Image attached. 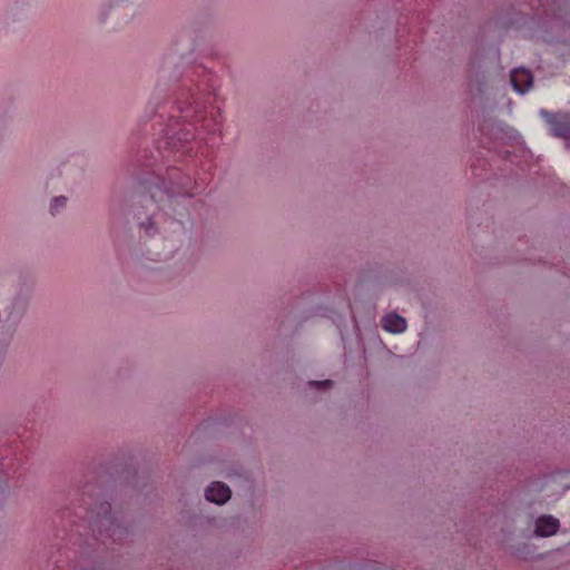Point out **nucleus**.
Instances as JSON below:
<instances>
[{
    "mask_svg": "<svg viewBox=\"0 0 570 570\" xmlns=\"http://www.w3.org/2000/svg\"><path fill=\"white\" fill-rule=\"evenodd\" d=\"M175 104L177 114L170 115V121L173 122L166 130L167 144L175 151H179L180 147H185L191 138L205 140L203 130H208L210 135L220 132L218 119L214 117L212 120H207L206 108L197 99L190 102L189 94L185 95V91H180Z\"/></svg>",
    "mask_w": 570,
    "mask_h": 570,
    "instance_id": "1",
    "label": "nucleus"
},
{
    "mask_svg": "<svg viewBox=\"0 0 570 570\" xmlns=\"http://www.w3.org/2000/svg\"><path fill=\"white\" fill-rule=\"evenodd\" d=\"M111 507L109 502L97 501L95 507H90L88 514L89 519H94L96 522L104 527H107V531L110 532V537H115L117 532H121L119 524H115L110 517Z\"/></svg>",
    "mask_w": 570,
    "mask_h": 570,
    "instance_id": "2",
    "label": "nucleus"
},
{
    "mask_svg": "<svg viewBox=\"0 0 570 570\" xmlns=\"http://www.w3.org/2000/svg\"><path fill=\"white\" fill-rule=\"evenodd\" d=\"M510 81L519 94H525L533 85V77L528 69L517 68L511 71Z\"/></svg>",
    "mask_w": 570,
    "mask_h": 570,
    "instance_id": "3",
    "label": "nucleus"
},
{
    "mask_svg": "<svg viewBox=\"0 0 570 570\" xmlns=\"http://www.w3.org/2000/svg\"><path fill=\"white\" fill-rule=\"evenodd\" d=\"M230 494V489L225 483L218 481L212 482L205 491V498L216 504H224L229 500Z\"/></svg>",
    "mask_w": 570,
    "mask_h": 570,
    "instance_id": "4",
    "label": "nucleus"
},
{
    "mask_svg": "<svg viewBox=\"0 0 570 570\" xmlns=\"http://www.w3.org/2000/svg\"><path fill=\"white\" fill-rule=\"evenodd\" d=\"M560 522L552 515H541L535 521L534 534L546 538L557 533Z\"/></svg>",
    "mask_w": 570,
    "mask_h": 570,
    "instance_id": "5",
    "label": "nucleus"
},
{
    "mask_svg": "<svg viewBox=\"0 0 570 570\" xmlns=\"http://www.w3.org/2000/svg\"><path fill=\"white\" fill-rule=\"evenodd\" d=\"M381 324L386 332L393 334H400L406 330V320L396 313H389L383 316Z\"/></svg>",
    "mask_w": 570,
    "mask_h": 570,
    "instance_id": "6",
    "label": "nucleus"
},
{
    "mask_svg": "<svg viewBox=\"0 0 570 570\" xmlns=\"http://www.w3.org/2000/svg\"><path fill=\"white\" fill-rule=\"evenodd\" d=\"M148 190L150 193V200L153 202H163L164 197L171 198L174 195V191H169L158 184L149 186Z\"/></svg>",
    "mask_w": 570,
    "mask_h": 570,
    "instance_id": "7",
    "label": "nucleus"
},
{
    "mask_svg": "<svg viewBox=\"0 0 570 570\" xmlns=\"http://www.w3.org/2000/svg\"><path fill=\"white\" fill-rule=\"evenodd\" d=\"M67 204V198L65 196H59L52 199L50 205V213L56 215L61 208H63Z\"/></svg>",
    "mask_w": 570,
    "mask_h": 570,
    "instance_id": "8",
    "label": "nucleus"
},
{
    "mask_svg": "<svg viewBox=\"0 0 570 570\" xmlns=\"http://www.w3.org/2000/svg\"><path fill=\"white\" fill-rule=\"evenodd\" d=\"M196 72H197V75H198V76H202V77H203V79H202V81H200L203 86L212 87V85H210V81H212L210 72H208V71H207L205 68H203V67L197 68V71H196Z\"/></svg>",
    "mask_w": 570,
    "mask_h": 570,
    "instance_id": "9",
    "label": "nucleus"
},
{
    "mask_svg": "<svg viewBox=\"0 0 570 570\" xmlns=\"http://www.w3.org/2000/svg\"><path fill=\"white\" fill-rule=\"evenodd\" d=\"M208 88H209V87L203 86V85H202V82H199V83L197 85V90H198V92H196V94H195V92H191V91H190V89H188V91H186V92H185V95H188V94H189V99H190V98H193V101H194L195 99H197L200 104H203V102L200 101V98L198 97V96H199V92H205V91H207V90H208ZM202 106L205 108V106H204V105H202Z\"/></svg>",
    "mask_w": 570,
    "mask_h": 570,
    "instance_id": "10",
    "label": "nucleus"
},
{
    "mask_svg": "<svg viewBox=\"0 0 570 570\" xmlns=\"http://www.w3.org/2000/svg\"><path fill=\"white\" fill-rule=\"evenodd\" d=\"M552 131L556 137H566L568 129L563 125H554Z\"/></svg>",
    "mask_w": 570,
    "mask_h": 570,
    "instance_id": "11",
    "label": "nucleus"
},
{
    "mask_svg": "<svg viewBox=\"0 0 570 570\" xmlns=\"http://www.w3.org/2000/svg\"><path fill=\"white\" fill-rule=\"evenodd\" d=\"M309 386L312 387H325V386H331L332 385V381L330 380H325V381H311L309 383Z\"/></svg>",
    "mask_w": 570,
    "mask_h": 570,
    "instance_id": "12",
    "label": "nucleus"
},
{
    "mask_svg": "<svg viewBox=\"0 0 570 570\" xmlns=\"http://www.w3.org/2000/svg\"><path fill=\"white\" fill-rule=\"evenodd\" d=\"M141 226L145 228L147 235H149V236L153 235L151 229L154 227H153V222L150 219L148 220L147 224H141Z\"/></svg>",
    "mask_w": 570,
    "mask_h": 570,
    "instance_id": "13",
    "label": "nucleus"
}]
</instances>
